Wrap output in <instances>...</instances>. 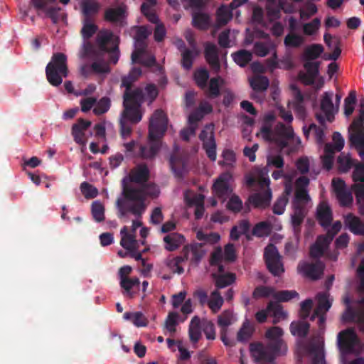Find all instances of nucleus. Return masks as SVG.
Listing matches in <instances>:
<instances>
[{
	"label": "nucleus",
	"mask_w": 364,
	"mask_h": 364,
	"mask_svg": "<svg viewBox=\"0 0 364 364\" xmlns=\"http://www.w3.org/2000/svg\"><path fill=\"white\" fill-rule=\"evenodd\" d=\"M95 20L82 19V27L80 31L82 37L86 41L83 43V54L85 56L100 60L105 55H107L109 63L117 64L119 58V45L120 38L109 30L100 31L96 37V48L88 40L98 31Z\"/></svg>",
	"instance_id": "f257e3e1"
},
{
	"label": "nucleus",
	"mask_w": 364,
	"mask_h": 364,
	"mask_svg": "<svg viewBox=\"0 0 364 364\" xmlns=\"http://www.w3.org/2000/svg\"><path fill=\"white\" fill-rule=\"evenodd\" d=\"M159 90L156 85L147 84L144 92L141 87L132 89L125 88L123 93L122 116L128 118L132 123H139L142 118L141 107L142 104L147 101L151 105L158 97Z\"/></svg>",
	"instance_id": "f03ea898"
},
{
	"label": "nucleus",
	"mask_w": 364,
	"mask_h": 364,
	"mask_svg": "<svg viewBox=\"0 0 364 364\" xmlns=\"http://www.w3.org/2000/svg\"><path fill=\"white\" fill-rule=\"evenodd\" d=\"M122 198L117 200L118 218L126 219L128 213L139 218L146 210V193L144 188H137L127 184V179L122 180Z\"/></svg>",
	"instance_id": "7ed1b4c3"
},
{
	"label": "nucleus",
	"mask_w": 364,
	"mask_h": 364,
	"mask_svg": "<svg viewBox=\"0 0 364 364\" xmlns=\"http://www.w3.org/2000/svg\"><path fill=\"white\" fill-rule=\"evenodd\" d=\"M309 184V179L304 176L299 177L295 182L294 196L291 205L293 213L291 215V222L294 232H300V227L308 214V204L311 202L306 187Z\"/></svg>",
	"instance_id": "20e7f679"
},
{
	"label": "nucleus",
	"mask_w": 364,
	"mask_h": 364,
	"mask_svg": "<svg viewBox=\"0 0 364 364\" xmlns=\"http://www.w3.org/2000/svg\"><path fill=\"white\" fill-rule=\"evenodd\" d=\"M67 56L63 53H54L51 61L46 68V75L48 82L55 87L59 86L63 82V77L68 75Z\"/></svg>",
	"instance_id": "39448f33"
},
{
	"label": "nucleus",
	"mask_w": 364,
	"mask_h": 364,
	"mask_svg": "<svg viewBox=\"0 0 364 364\" xmlns=\"http://www.w3.org/2000/svg\"><path fill=\"white\" fill-rule=\"evenodd\" d=\"M193 78L196 85L204 91L205 97L210 100L215 99L220 95V77H212L209 80L210 74L207 69L200 68L193 73Z\"/></svg>",
	"instance_id": "423d86ee"
},
{
	"label": "nucleus",
	"mask_w": 364,
	"mask_h": 364,
	"mask_svg": "<svg viewBox=\"0 0 364 364\" xmlns=\"http://www.w3.org/2000/svg\"><path fill=\"white\" fill-rule=\"evenodd\" d=\"M250 351L254 360L261 364H272L276 357L284 355L279 350H274L268 344L262 343H252Z\"/></svg>",
	"instance_id": "0eeeda50"
},
{
	"label": "nucleus",
	"mask_w": 364,
	"mask_h": 364,
	"mask_svg": "<svg viewBox=\"0 0 364 364\" xmlns=\"http://www.w3.org/2000/svg\"><path fill=\"white\" fill-rule=\"evenodd\" d=\"M343 303L346 306L343 316V320L348 321L356 320L360 331L364 333V297L355 302V307L350 305L351 301L348 296L343 298Z\"/></svg>",
	"instance_id": "6e6552de"
},
{
	"label": "nucleus",
	"mask_w": 364,
	"mask_h": 364,
	"mask_svg": "<svg viewBox=\"0 0 364 364\" xmlns=\"http://www.w3.org/2000/svg\"><path fill=\"white\" fill-rule=\"evenodd\" d=\"M168 118L161 109H156L151 115L149 125V139H160L167 129Z\"/></svg>",
	"instance_id": "1a4fd4ad"
},
{
	"label": "nucleus",
	"mask_w": 364,
	"mask_h": 364,
	"mask_svg": "<svg viewBox=\"0 0 364 364\" xmlns=\"http://www.w3.org/2000/svg\"><path fill=\"white\" fill-rule=\"evenodd\" d=\"M332 93L324 92L320 102L321 112L315 114L316 120L321 125L325 127L326 121L332 122L335 119V114L338 111L332 101Z\"/></svg>",
	"instance_id": "9d476101"
},
{
	"label": "nucleus",
	"mask_w": 364,
	"mask_h": 364,
	"mask_svg": "<svg viewBox=\"0 0 364 364\" xmlns=\"http://www.w3.org/2000/svg\"><path fill=\"white\" fill-rule=\"evenodd\" d=\"M329 296L328 292H319L316 295L318 304L310 317L311 321H314L316 318H318V326L319 330L322 331H323L325 328L326 313L332 305V302L329 299Z\"/></svg>",
	"instance_id": "9b49d317"
},
{
	"label": "nucleus",
	"mask_w": 364,
	"mask_h": 364,
	"mask_svg": "<svg viewBox=\"0 0 364 364\" xmlns=\"http://www.w3.org/2000/svg\"><path fill=\"white\" fill-rule=\"evenodd\" d=\"M264 259L268 270L274 276L279 277L284 272L281 256L274 245L269 244L265 247Z\"/></svg>",
	"instance_id": "f8f14e48"
},
{
	"label": "nucleus",
	"mask_w": 364,
	"mask_h": 364,
	"mask_svg": "<svg viewBox=\"0 0 364 364\" xmlns=\"http://www.w3.org/2000/svg\"><path fill=\"white\" fill-rule=\"evenodd\" d=\"M348 143L364 161V125L351 124L348 128Z\"/></svg>",
	"instance_id": "ddd939ff"
},
{
	"label": "nucleus",
	"mask_w": 364,
	"mask_h": 364,
	"mask_svg": "<svg viewBox=\"0 0 364 364\" xmlns=\"http://www.w3.org/2000/svg\"><path fill=\"white\" fill-rule=\"evenodd\" d=\"M358 343L357 335L352 328L341 331L338 334V348L343 355L353 353L355 351V346Z\"/></svg>",
	"instance_id": "4468645a"
},
{
	"label": "nucleus",
	"mask_w": 364,
	"mask_h": 364,
	"mask_svg": "<svg viewBox=\"0 0 364 364\" xmlns=\"http://www.w3.org/2000/svg\"><path fill=\"white\" fill-rule=\"evenodd\" d=\"M127 6L121 4L116 7L107 8L104 13V20L119 27L127 25Z\"/></svg>",
	"instance_id": "2eb2a0df"
},
{
	"label": "nucleus",
	"mask_w": 364,
	"mask_h": 364,
	"mask_svg": "<svg viewBox=\"0 0 364 364\" xmlns=\"http://www.w3.org/2000/svg\"><path fill=\"white\" fill-rule=\"evenodd\" d=\"M283 334L284 331L282 328L274 326L267 330L265 337L267 339V344L269 345V348L274 350H279L285 355L287 351V346L282 339Z\"/></svg>",
	"instance_id": "dca6fc26"
},
{
	"label": "nucleus",
	"mask_w": 364,
	"mask_h": 364,
	"mask_svg": "<svg viewBox=\"0 0 364 364\" xmlns=\"http://www.w3.org/2000/svg\"><path fill=\"white\" fill-rule=\"evenodd\" d=\"M232 176L229 173H222L214 182L213 191L215 195L222 201H225L232 193L230 181Z\"/></svg>",
	"instance_id": "f3484780"
},
{
	"label": "nucleus",
	"mask_w": 364,
	"mask_h": 364,
	"mask_svg": "<svg viewBox=\"0 0 364 364\" xmlns=\"http://www.w3.org/2000/svg\"><path fill=\"white\" fill-rule=\"evenodd\" d=\"M324 264L317 260L314 263H309L307 262H301L298 265V271L304 277H308L312 280H317L320 279L323 273Z\"/></svg>",
	"instance_id": "a211bd4d"
},
{
	"label": "nucleus",
	"mask_w": 364,
	"mask_h": 364,
	"mask_svg": "<svg viewBox=\"0 0 364 364\" xmlns=\"http://www.w3.org/2000/svg\"><path fill=\"white\" fill-rule=\"evenodd\" d=\"M199 139L203 142V149L205 150V154L208 159L215 161L216 160V142L215 140L214 132L203 129L199 134Z\"/></svg>",
	"instance_id": "6ab92c4d"
},
{
	"label": "nucleus",
	"mask_w": 364,
	"mask_h": 364,
	"mask_svg": "<svg viewBox=\"0 0 364 364\" xmlns=\"http://www.w3.org/2000/svg\"><path fill=\"white\" fill-rule=\"evenodd\" d=\"M232 314L230 311H225L218 316V324L221 328L220 338L226 346H233L235 342L227 337V328L232 323Z\"/></svg>",
	"instance_id": "aec40b11"
},
{
	"label": "nucleus",
	"mask_w": 364,
	"mask_h": 364,
	"mask_svg": "<svg viewBox=\"0 0 364 364\" xmlns=\"http://www.w3.org/2000/svg\"><path fill=\"white\" fill-rule=\"evenodd\" d=\"M91 125V122L85 120L80 118L77 123L74 124L72 127V135L74 141L80 145H85L87 143V138L85 134L86 131Z\"/></svg>",
	"instance_id": "412c9836"
},
{
	"label": "nucleus",
	"mask_w": 364,
	"mask_h": 364,
	"mask_svg": "<svg viewBox=\"0 0 364 364\" xmlns=\"http://www.w3.org/2000/svg\"><path fill=\"white\" fill-rule=\"evenodd\" d=\"M136 155L142 159H153L161 147V141L156 139H149V144H139L137 146Z\"/></svg>",
	"instance_id": "4be33fe9"
},
{
	"label": "nucleus",
	"mask_w": 364,
	"mask_h": 364,
	"mask_svg": "<svg viewBox=\"0 0 364 364\" xmlns=\"http://www.w3.org/2000/svg\"><path fill=\"white\" fill-rule=\"evenodd\" d=\"M204 55L206 61L213 70H220L219 50L215 44L209 42L205 43Z\"/></svg>",
	"instance_id": "5701e85b"
},
{
	"label": "nucleus",
	"mask_w": 364,
	"mask_h": 364,
	"mask_svg": "<svg viewBox=\"0 0 364 364\" xmlns=\"http://www.w3.org/2000/svg\"><path fill=\"white\" fill-rule=\"evenodd\" d=\"M82 19L95 20L101 5L97 0H83L80 4Z\"/></svg>",
	"instance_id": "b1692460"
},
{
	"label": "nucleus",
	"mask_w": 364,
	"mask_h": 364,
	"mask_svg": "<svg viewBox=\"0 0 364 364\" xmlns=\"http://www.w3.org/2000/svg\"><path fill=\"white\" fill-rule=\"evenodd\" d=\"M316 220L323 228H327L330 227L333 220V214L328 203L322 202L318 205Z\"/></svg>",
	"instance_id": "393cba45"
},
{
	"label": "nucleus",
	"mask_w": 364,
	"mask_h": 364,
	"mask_svg": "<svg viewBox=\"0 0 364 364\" xmlns=\"http://www.w3.org/2000/svg\"><path fill=\"white\" fill-rule=\"evenodd\" d=\"M272 191L265 189L262 192L252 194L249 197V202L255 208H266L270 205L272 200Z\"/></svg>",
	"instance_id": "a878e982"
},
{
	"label": "nucleus",
	"mask_w": 364,
	"mask_h": 364,
	"mask_svg": "<svg viewBox=\"0 0 364 364\" xmlns=\"http://www.w3.org/2000/svg\"><path fill=\"white\" fill-rule=\"evenodd\" d=\"M185 240L184 236L180 233H169L164 237V248L169 252L175 251L185 242Z\"/></svg>",
	"instance_id": "bb28decb"
},
{
	"label": "nucleus",
	"mask_w": 364,
	"mask_h": 364,
	"mask_svg": "<svg viewBox=\"0 0 364 364\" xmlns=\"http://www.w3.org/2000/svg\"><path fill=\"white\" fill-rule=\"evenodd\" d=\"M344 223L353 233L355 235L364 234V223L359 218L352 213H349L345 217Z\"/></svg>",
	"instance_id": "cd10ccee"
},
{
	"label": "nucleus",
	"mask_w": 364,
	"mask_h": 364,
	"mask_svg": "<svg viewBox=\"0 0 364 364\" xmlns=\"http://www.w3.org/2000/svg\"><path fill=\"white\" fill-rule=\"evenodd\" d=\"M192 25L201 30H208L210 26V17L208 14L200 11L193 12L192 15Z\"/></svg>",
	"instance_id": "c85d7f7f"
},
{
	"label": "nucleus",
	"mask_w": 364,
	"mask_h": 364,
	"mask_svg": "<svg viewBox=\"0 0 364 364\" xmlns=\"http://www.w3.org/2000/svg\"><path fill=\"white\" fill-rule=\"evenodd\" d=\"M358 161L351 158L349 154L342 152L337 158V167L338 170L341 173H346L350 171L352 167H354Z\"/></svg>",
	"instance_id": "c756f323"
},
{
	"label": "nucleus",
	"mask_w": 364,
	"mask_h": 364,
	"mask_svg": "<svg viewBox=\"0 0 364 364\" xmlns=\"http://www.w3.org/2000/svg\"><path fill=\"white\" fill-rule=\"evenodd\" d=\"M215 286L217 289H223L231 285L236 279L235 274L233 273L226 274H213Z\"/></svg>",
	"instance_id": "7c9ffc66"
},
{
	"label": "nucleus",
	"mask_w": 364,
	"mask_h": 364,
	"mask_svg": "<svg viewBox=\"0 0 364 364\" xmlns=\"http://www.w3.org/2000/svg\"><path fill=\"white\" fill-rule=\"evenodd\" d=\"M202 321L198 316H195L192 318L190 324L188 333L190 340L193 343H197L201 337Z\"/></svg>",
	"instance_id": "2f4dec72"
},
{
	"label": "nucleus",
	"mask_w": 364,
	"mask_h": 364,
	"mask_svg": "<svg viewBox=\"0 0 364 364\" xmlns=\"http://www.w3.org/2000/svg\"><path fill=\"white\" fill-rule=\"evenodd\" d=\"M120 234L122 235L120 245L127 250H132L138 245L136 235L132 233H129L127 226H124L121 229Z\"/></svg>",
	"instance_id": "473e14b6"
},
{
	"label": "nucleus",
	"mask_w": 364,
	"mask_h": 364,
	"mask_svg": "<svg viewBox=\"0 0 364 364\" xmlns=\"http://www.w3.org/2000/svg\"><path fill=\"white\" fill-rule=\"evenodd\" d=\"M232 10L229 6L223 5L220 6L216 11L217 24L219 26L226 25L232 17Z\"/></svg>",
	"instance_id": "72a5a7b5"
},
{
	"label": "nucleus",
	"mask_w": 364,
	"mask_h": 364,
	"mask_svg": "<svg viewBox=\"0 0 364 364\" xmlns=\"http://www.w3.org/2000/svg\"><path fill=\"white\" fill-rule=\"evenodd\" d=\"M132 182L138 183H145L149 178V170L146 165L142 164L138 166L135 171L129 176Z\"/></svg>",
	"instance_id": "f704fd0d"
},
{
	"label": "nucleus",
	"mask_w": 364,
	"mask_h": 364,
	"mask_svg": "<svg viewBox=\"0 0 364 364\" xmlns=\"http://www.w3.org/2000/svg\"><path fill=\"white\" fill-rule=\"evenodd\" d=\"M310 325L306 321H293L290 324V332L294 336L305 338L309 331Z\"/></svg>",
	"instance_id": "c9c22d12"
},
{
	"label": "nucleus",
	"mask_w": 364,
	"mask_h": 364,
	"mask_svg": "<svg viewBox=\"0 0 364 364\" xmlns=\"http://www.w3.org/2000/svg\"><path fill=\"white\" fill-rule=\"evenodd\" d=\"M181 53V66L186 70H189L192 68L193 61L198 53L197 49H190L184 50Z\"/></svg>",
	"instance_id": "e433bc0d"
},
{
	"label": "nucleus",
	"mask_w": 364,
	"mask_h": 364,
	"mask_svg": "<svg viewBox=\"0 0 364 364\" xmlns=\"http://www.w3.org/2000/svg\"><path fill=\"white\" fill-rule=\"evenodd\" d=\"M141 74L142 71L140 68H133L127 75H124L122 77L121 87H124V88L132 87V85L138 80Z\"/></svg>",
	"instance_id": "4c0bfd02"
},
{
	"label": "nucleus",
	"mask_w": 364,
	"mask_h": 364,
	"mask_svg": "<svg viewBox=\"0 0 364 364\" xmlns=\"http://www.w3.org/2000/svg\"><path fill=\"white\" fill-rule=\"evenodd\" d=\"M250 84L255 92H262L268 88L269 81L266 76L255 75L250 80Z\"/></svg>",
	"instance_id": "58836bf2"
},
{
	"label": "nucleus",
	"mask_w": 364,
	"mask_h": 364,
	"mask_svg": "<svg viewBox=\"0 0 364 364\" xmlns=\"http://www.w3.org/2000/svg\"><path fill=\"white\" fill-rule=\"evenodd\" d=\"M233 60L240 67H245L252 58V54L247 50H240L232 54Z\"/></svg>",
	"instance_id": "ea45409f"
},
{
	"label": "nucleus",
	"mask_w": 364,
	"mask_h": 364,
	"mask_svg": "<svg viewBox=\"0 0 364 364\" xmlns=\"http://www.w3.org/2000/svg\"><path fill=\"white\" fill-rule=\"evenodd\" d=\"M267 311L274 316L273 323L276 324L281 319L286 318V313L283 311L282 305L278 302L270 301L267 304Z\"/></svg>",
	"instance_id": "a19ab883"
},
{
	"label": "nucleus",
	"mask_w": 364,
	"mask_h": 364,
	"mask_svg": "<svg viewBox=\"0 0 364 364\" xmlns=\"http://www.w3.org/2000/svg\"><path fill=\"white\" fill-rule=\"evenodd\" d=\"M254 331V327L248 320H246L237 332V340L242 343L247 341L252 337Z\"/></svg>",
	"instance_id": "79ce46f5"
},
{
	"label": "nucleus",
	"mask_w": 364,
	"mask_h": 364,
	"mask_svg": "<svg viewBox=\"0 0 364 364\" xmlns=\"http://www.w3.org/2000/svg\"><path fill=\"white\" fill-rule=\"evenodd\" d=\"M224 300L218 289L214 290L208 299V305L213 313H217L222 307Z\"/></svg>",
	"instance_id": "37998d69"
},
{
	"label": "nucleus",
	"mask_w": 364,
	"mask_h": 364,
	"mask_svg": "<svg viewBox=\"0 0 364 364\" xmlns=\"http://www.w3.org/2000/svg\"><path fill=\"white\" fill-rule=\"evenodd\" d=\"M323 51V47L320 44H313L307 47L304 52L305 60H313L318 58Z\"/></svg>",
	"instance_id": "c03bdc74"
},
{
	"label": "nucleus",
	"mask_w": 364,
	"mask_h": 364,
	"mask_svg": "<svg viewBox=\"0 0 364 364\" xmlns=\"http://www.w3.org/2000/svg\"><path fill=\"white\" fill-rule=\"evenodd\" d=\"M271 231V225L268 222L262 221L257 223L252 231L254 236L262 237L267 236Z\"/></svg>",
	"instance_id": "a18cd8bd"
},
{
	"label": "nucleus",
	"mask_w": 364,
	"mask_h": 364,
	"mask_svg": "<svg viewBox=\"0 0 364 364\" xmlns=\"http://www.w3.org/2000/svg\"><path fill=\"white\" fill-rule=\"evenodd\" d=\"M93 113L95 115H101L106 113L110 108L111 101L108 97H103L99 101L96 100Z\"/></svg>",
	"instance_id": "49530a36"
},
{
	"label": "nucleus",
	"mask_w": 364,
	"mask_h": 364,
	"mask_svg": "<svg viewBox=\"0 0 364 364\" xmlns=\"http://www.w3.org/2000/svg\"><path fill=\"white\" fill-rule=\"evenodd\" d=\"M191 252V261L196 264H198L205 254L202 244H194L189 246V252Z\"/></svg>",
	"instance_id": "de8ad7c7"
},
{
	"label": "nucleus",
	"mask_w": 364,
	"mask_h": 364,
	"mask_svg": "<svg viewBox=\"0 0 364 364\" xmlns=\"http://www.w3.org/2000/svg\"><path fill=\"white\" fill-rule=\"evenodd\" d=\"M304 41V38L296 33H289L284 38V45L287 47L298 48Z\"/></svg>",
	"instance_id": "09e8293b"
},
{
	"label": "nucleus",
	"mask_w": 364,
	"mask_h": 364,
	"mask_svg": "<svg viewBox=\"0 0 364 364\" xmlns=\"http://www.w3.org/2000/svg\"><path fill=\"white\" fill-rule=\"evenodd\" d=\"M179 314L177 312H169L165 321V327L171 333H174L176 331V326L178 322Z\"/></svg>",
	"instance_id": "8fccbe9b"
},
{
	"label": "nucleus",
	"mask_w": 364,
	"mask_h": 364,
	"mask_svg": "<svg viewBox=\"0 0 364 364\" xmlns=\"http://www.w3.org/2000/svg\"><path fill=\"white\" fill-rule=\"evenodd\" d=\"M169 164L175 176L177 177H182L183 168L182 160L175 155H171L169 160Z\"/></svg>",
	"instance_id": "3c124183"
},
{
	"label": "nucleus",
	"mask_w": 364,
	"mask_h": 364,
	"mask_svg": "<svg viewBox=\"0 0 364 364\" xmlns=\"http://www.w3.org/2000/svg\"><path fill=\"white\" fill-rule=\"evenodd\" d=\"M132 124H134L132 123L128 118H126L122 115L121 116L119 121L120 134L124 139H126L130 136L132 132Z\"/></svg>",
	"instance_id": "603ef678"
},
{
	"label": "nucleus",
	"mask_w": 364,
	"mask_h": 364,
	"mask_svg": "<svg viewBox=\"0 0 364 364\" xmlns=\"http://www.w3.org/2000/svg\"><path fill=\"white\" fill-rule=\"evenodd\" d=\"M147 45L145 41H135V50L132 52L131 59L132 63H136V60L143 55L146 49Z\"/></svg>",
	"instance_id": "864d4df0"
},
{
	"label": "nucleus",
	"mask_w": 364,
	"mask_h": 364,
	"mask_svg": "<svg viewBox=\"0 0 364 364\" xmlns=\"http://www.w3.org/2000/svg\"><path fill=\"white\" fill-rule=\"evenodd\" d=\"M92 215L95 220L98 223L105 220V208L100 202L95 201L92 203Z\"/></svg>",
	"instance_id": "5fc2aeb1"
},
{
	"label": "nucleus",
	"mask_w": 364,
	"mask_h": 364,
	"mask_svg": "<svg viewBox=\"0 0 364 364\" xmlns=\"http://www.w3.org/2000/svg\"><path fill=\"white\" fill-rule=\"evenodd\" d=\"M273 296L279 301L286 302L294 297H298L299 294L295 290H282L274 292Z\"/></svg>",
	"instance_id": "6e6d98bb"
},
{
	"label": "nucleus",
	"mask_w": 364,
	"mask_h": 364,
	"mask_svg": "<svg viewBox=\"0 0 364 364\" xmlns=\"http://www.w3.org/2000/svg\"><path fill=\"white\" fill-rule=\"evenodd\" d=\"M274 291L273 288L266 286H258L257 287L253 293L252 296L254 299H257L259 298H267L270 296H273Z\"/></svg>",
	"instance_id": "4d7b16f0"
},
{
	"label": "nucleus",
	"mask_w": 364,
	"mask_h": 364,
	"mask_svg": "<svg viewBox=\"0 0 364 364\" xmlns=\"http://www.w3.org/2000/svg\"><path fill=\"white\" fill-rule=\"evenodd\" d=\"M352 179L355 183H364V161L355 164Z\"/></svg>",
	"instance_id": "13d9d810"
},
{
	"label": "nucleus",
	"mask_w": 364,
	"mask_h": 364,
	"mask_svg": "<svg viewBox=\"0 0 364 364\" xmlns=\"http://www.w3.org/2000/svg\"><path fill=\"white\" fill-rule=\"evenodd\" d=\"M80 190L82 195L88 199L94 198L98 194L97 189L87 182H82L80 184Z\"/></svg>",
	"instance_id": "bf43d9fd"
},
{
	"label": "nucleus",
	"mask_w": 364,
	"mask_h": 364,
	"mask_svg": "<svg viewBox=\"0 0 364 364\" xmlns=\"http://www.w3.org/2000/svg\"><path fill=\"white\" fill-rule=\"evenodd\" d=\"M181 253L183 254V256H177L168 262L167 265L171 269H173L174 267L177 266L178 264H181V263L188 259L189 246H185L183 248Z\"/></svg>",
	"instance_id": "052dcab7"
},
{
	"label": "nucleus",
	"mask_w": 364,
	"mask_h": 364,
	"mask_svg": "<svg viewBox=\"0 0 364 364\" xmlns=\"http://www.w3.org/2000/svg\"><path fill=\"white\" fill-rule=\"evenodd\" d=\"M223 161H220L219 164L224 165L228 167H232L236 161L235 152L231 149H225L222 154Z\"/></svg>",
	"instance_id": "680f3d73"
},
{
	"label": "nucleus",
	"mask_w": 364,
	"mask_h": 364,
	"mask_svg": "<svg viewBox=\"0 0 364 364\" xmlns=\"http://www.w3.org/2000/svg\"><path fill=\"white\" fill-rule=\"evenodd\" d=\"M202 330L204 332L207 339L214 340L215 338V329L214 323L208 320L202 321Z\"/></svg>",
	"instance_id": "e2e57ef3"
},
{
	"label": "nucleus",
	"mask_w": 364,
	"mask_h": 364,
	"mask_svg": "<svg viewBox=\"0 0 364 364\" xmlns=\"http://www.w3.org/2000/svg\"><path fill=\"white\" fill-rule=\"evenodd\" d=\"M227 208L233 213H239L242 208V201L239 196L232 195L227 203Z\"/></svg>",
	"instance_id": "0e129e2a"
},
{
	"label": "nucleus",
	"mask_w": 364,
	"mask_h": 364,
	"mask_svg": "<svg viewBox=\"0 0 364 364\" xmlns=\"http://www.w3.org/2000/svg\"><path fill=\"white\" fill-rule=\"evenodd\" d=\"M275 129L277 134L281 136L282 138H287L289 139L290 137H292L294 132L291 126H286L284 124L279 122L277 124Z\"/></svg>",
	"instance_id": "69168bd1"
},
{
	"label": "nucleus",
	"mask_w": 364,
	"mask_h": 364,
	"mask_svg": "<svg viewBox=\"0 0 364 364\" xmlns=\"http://www.w3.org/2000/svg\"><path fill=\"white\" fill-rule=\"evenodd\" d=\"M320 25V19L318 18H315L311 22L306 23L304 25V33L306 35H313L318 30Z\"/></svg>",
	"instance_id": "338daca9"
},
{
	"label": "nucleus",
	"mask_w": 364,
	"mask_h": 364,
	"mask_svg": "<svg viewBox=\"0 0 364 364\" xmlns=\"http://www.w3.org/2000/svg\"><path fill=\"white\" fill-rule=\"evenodd\" d=\"M336 198L341 206H348L352 204L353 198L352 193L350 191L346 190L343 192L338 193Z\"/></svg>",
	"instance_id": "774afa93"
}]
</instances>
